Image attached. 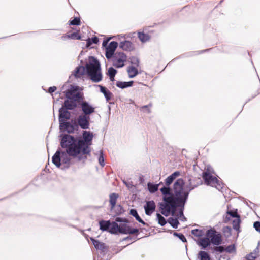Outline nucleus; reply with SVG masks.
<instances>
[{
  "mask_svg": "<svg viewBox=\"0 0 260 260\" xmlns=\"http://www.w3.org/2000/svg\"><path fill=\"white\" fill-rule=\"evenodd\" d=\"M119 47L123 50L129 51L132 50L134 48L132 43L129 41L121 42L119 44Z\"/></svg>",
  "mask_w": 260,
  "mask_h": 260,
  "instance_id": "nucleus-21",
  "label": "nucleus"
},
{
  "mask_svg": "<svg viewBox=\"0 0 260 260\" xmlns=\"http://www.w3.org/2000/svg\"><path fill=\"white\" fill-rule=\"evenodd\" d=\"M116 73V70L113 68V67H110L108 69V75L109 76H115Z\"/></svg>",
  "mask_w": 260,
  "mask_h": 260,
  "instance_id": "nucleus-44",
  "label": "nucleus"
},
{
  "mask_svg": "<svg viewBox=\"0 0 260 260\" xmlns=\"http://www.w3.org/2000/svg\"><path fill=\"white\" fill-rule=\"evenodd\" d=\"M168 222L174 229H177L179 224L177 216L175 218L170 217L168 219Z\"/></svg>",
  "mask_w": 260,
  "mask_h": 260,
  "instance_id": "nucleus-32",
  "label": "nucleus"
},
{
  "mask_svg": "<svg viewBox=\"0 0 260 260\" xmlns=\"http://www.w3.org/2000/svg\"><path fill=\"white\" fill-rule=\"evenodd\" d=\"M117 46L118 43L116 42L112 41L106 47L105 56L107 59H110L113 56Z\"/></svg>",
  "mask_w": 260,
  "mask_h": 260,
  "instance_id": "nucleus-10",
  "label": "nucleus"
},
{
  "mask_svg": "<svg viewBox=\"0 0 260 260\" xmlns=\"http://www.w3.org/2000/svg\"><path fill=\"white\" fill-rule=\"evenodd\" d=\"M82 159V157L81 156L78 157V160H81Z\"/></svg>",
  "mask_w": 260,
  "mask_h": 260,
  "instance_id": "nucleus-57",
  "label": "nucleus"
},
{
  "mask_svg": "<svg viewBox=\"0 0 260 260\" xmlns=\"http://www.w3.org/2000/svg\"><path fill=\"white\" fill-rule=\"evenodd\" d=\"M211 243L213 245L218 246L222 242L221 235L219 233H217L210 240Z\"/></svg>",
  "mask_w": 260,
  "mask_h": 260,
  "instance_id": "nucleus-24",
  "label": "nucleus"
},
{
  "mask_svg": "<svg viewBox=\"0 0 260 260\" xmlns=\"http://www.w3.org/2000/svg\"><path fill=\"white\" fill-rule=\"evenodd\" d=\"M202 177L207 185L216 187L218 190L223 188L222 184L208 170L203 172Z\"/></svg>",
  "mask_w": 260,
  "mask_h": 260,
  "instance_id": "nucleus-6",
  "label": "nucleus"
},
{
  "mask_svg": "<svg viewBox=\"0 0 260 260\" xmlns=\"http://www.w3.org/2000/svg\"><path fill=\"white\" fill-rule=\"evenodd\" d=\"M226 219H227V220H230V217H226Z\"/></svg>",
  "mask_w": 260,
  "mask_h": 260,
  "instance_id": "nucleus-58",
  "label": "nucleus"
},
{
  "mask_svg": "<svg viewBox=\"0 0 260 260\" xmlns=\"http://www.w3.org/2000/svg\"><path fill=\"white\" fill-rule=\"evenodd\" d=\"M180 172L175 171L171 175L169 176L165 180V186L162 187H170V185L173 182V181L175 180V179L180 175Z\"/></svg>",
  "mask_w": 260,
  "mask_h": 260,
  "instance_id": "nucleus-19",
  "label": "nucleus"
},
{
  "mask_svg": "<svg viewBox=\"0 0 260 260\" xmlns=\"http://www.w3.org/2000/svg\"><path fill=\"white\" fill-rule=\"evenodd\" d=\"M93 134L90 131H84L83 133V139H79L78 141H83V144L81 145V151L83 154H89L90 152V148L89 146L91 144L93 139Z\"/></svg>",
  "mask_w": 260,
  "mask_h": 260,
  "instance_id": "nucleus-5",
  "label": "nucleus"
},
{
  "mask_svg": "<svg viewBox=\"0 0 260 260\" xmlns=\"http://www.w3.org/2000/svg\"><path fill=\"white\" fill-rule=\"evenodd\" d=\"M68 109H65L62 107L59 110V123L64 122L65 120H69L70 118V113L68 111Z\"/></svg>",
  "mask_w": 260,
  "mask_h": 260,
  "instance_id": "nucleus-13",
  "label": "nucleus"
},
{
  "mask_svg": "<svg viewBox=\"0 0 260 260\" xmlns=\"http://www.w3.org/2000/svg\"><path fill=\"white\" fill-rule=\"evenodd\" d=\"M236 251V247L235 245H229L225 248V251L228 253H232Z\"/></svg>",
  "mask_w": 260,
  "mask_h": 260,
  "instance_id": "nucleus-42",
  "label": "nucleus"
},
{
  "mask_svg": "<svg viewBox=\"0 0 260 260\" xmlns=\"http://www.w3.org/2000/svg\"><path fill=\"white\" fill-rule=\"evenodd\" d=\"M206 50H202V52H204V51H206Z\"/></svg>",
  "mask_w": 260,
  "mask_h": 260,
  "instance_id": "nucleus-61",
  "label": "nucleus"
},
{
  "mask_svg": "<svg viewBox=\"0 0 260 260\" xmlns=\"http://www.w3.org/2000/svg\"><path fill=\"white\" fill-rule=\"evenodd\" d=\"M98 42L99 38L96 36L92 37L91 39L88 38L87 40L86 46L89 47L92 43L97 44Z\"/></svg>",
  "mask_w": 260,
  "mask_h": 260,
  "instance_id": "nucleus-38",
  "label": "nucleus"
},
{
  "mask_svg": "<svg viewBox=\"0 0 260 260\" xmlns=\"http://www.w3.org/2000/svg\"><path fill=\"white\" fill-rule=\"evenodd\" d=\"M70 155L67 153V151H61V159L63 167L61 169L68 168L70 166L71 158Z\"/></svg>",
  "mask_w": 260,
  "mask_h": 260,
  "instance_id": "nucleus-17",
  "label": "nucleus"
},
{
  "mask_svg": "<svg viewBox=\"0 0 260 260\" xmlns=\"http://www.w3.org/2000/svg\"><path fill=\"white\" fill-rule=\"evenodd\" d=\"M118 207L121 209L122 207L120 205H119Z\"/></svg>",
  "mask_w": 260,
  "mask_h": 260,
  "instance_id": "nucleus-59",
  "label": "nucleus"
},
{
  "mask_svg": "<svg viewBox=\"0 0 260 260\" xmlns=\"http://www.w3.org/2000/svg\"><path fill=\"white\" fill-rule=\"evenodd\" d=\"M217 233V232L214 229H209L207 230L206 232L207 237L211 239V238L213 237Z\"/></svg>",
  "mask_w": 260,
  "mask_h": 260,
  "instance_id": "nucleus-39",
  "label": "nucleus"
},
{
  "mask_svg": "<svg viewBox=\"0 0 260 260\" xmlns=\"http://www.w3.org/2000/svg\"><path fill=\"white\" fill-rule=\"evenodd\" d=\"M127 72L128 73L129 77L131 78H134L138 74V71L137 69L133 66L128 67L127 68Z\"/></svg>",
  "mask_w": 260,
  "mask_h": 260,
  "instance_id": "nucleus-28",
  "label": "nucleus"
},
{
  "mask_svg": "<svg viewBox=\"0 0 260 260\" xmlns=\"http://www.w3.org/2000/svg\"><path fill=\"white\" fill-rule=\"evenodd\" d=\"M227 213H228V214H229V215H230V216H231L232 217L238 218V217H240V215L238 214V213L236 211L234 212V211H232L230 210V211H228L227 212Z\"/></svg>",
  "mask_w": 260,
  "mask_h": 260,
  "instance_id": "nucleus-49",
  "label": "nucleus"
},
{
  "mask_svg": "<svg viewBox=\"0 0 260 260\" xmlns=\"http://www.w3.org/2000/svg\"><path fill=\"white\" fill-rule=\"evenodd\" d=\"M56 90V87L55 86L50 87L48 89V92L50 93L54 92Z\"/></svg>",
  "mask_w": 260,
  "mask_h": 260,
  "instance_id": "nucleus-51",
  "label": "nucleus"
},
{
  "mask_svg": "<svg viewBox=\"0 0 260 260\" xmlns=\"http://www.w3.org/2000/svg\"><path fill=\"white\" fill-rule=\"evenodd\" d=\"M256 253H250L247 255L246 260H255L257 256H256Z\"/></svg>",
  "mask_w": 260,
  "mask_h": 260,
  "instance_id": "nucleus-48",
  "label": "nucleus"
},
{
  "mask_svg": "<svg viewBox=\"0 0 260 260\" xmlns=\"http://www.w3.org/2000/svg\"><path fill=\"white\" fill-rule=\"evenodd\" d=\"M126 59V55L123 52H116L113 56V64L116 68H121L124 66Z\"/></svg>",
  "mask_w": 260,
  "mask_h": 260,
  "instance_id": "nucleus-7",
  "label": "nucleus"
},
{
  "mask_svg": "<svg viewBox=\"0 0 260 260\" xmlns=\"http://www.w3.org/2000/svg\"><path fill=\"white\" fill-rule=\"evenodd\" d=\"M253 226L256 231L260 232V222L255 221L253 224Z\"/></svg>",
  "mask_w": 260,
  "mask_h": 260,
  "instance_id": "nucleus-50",
  "label": "nucleus"
},
{
  "mask_svg": "<svg viewBox=\"0 0 260 260\" xmlns=\"http://www.w3.org/2000/svg\"><path fill=\"white\" fill-rule=\"evenodd\" d=\"M132 239V237L130 236H128L126 238H124L123 240H131Z\"/></svg>",
  "mask_w": 260,
  "mask_h": 260,
  "instance_id": "nucleus-54",
  "label": "nucleus"
},
{
  "mask_svg": "<svg viewBox=\"0 0 260 260\" xmlns=\"http://www.w3.org/2000/svg\"><path fill=\"white\" fill-rule=\"evenodd\" d=\"M118 232L124 234H134L138 233L139 230L138 229L131 228L126 225H123L119 226Z\"/></svg>",
  "mask_w": 260,
  "mask_h": 260,
  "instance_id": "nucleus-14",
  "label": "nucleus"
},
{
  "mask_svg": "<svg viewBox=\"0 0 260 260\" xmlns=\"http://www.w3.org/2000/svg\"><path fill=\"white\" fill-rule=\"evenodd\" d=\"M119 196L116 193H112L109 196V203L111 209H113L116 205V203Z\"/></svg>",
  "mask_w": 260,
  "mask_h": 260,
  "instance_id": "nucleus-23",
  "label": "nucleus"
},
{
  "mask_svg": "<svg viewBox=\"0 0 260 260\" xmlns=\"http://www.w3.org/2000/svg\"><path fill=\"white\" fill-rule=\"evenodd\" d=\"M168 197L163 196V202L160 203L159 208L160 209L161 213L164 216L167 217L170 215L172 216H177L178 219L181 221H185L186 220V217L184 216L183 210L184 206H182L178 204L177 202H175L174 207H171L170 205H173L174 203L171 201L170 203L166 205V200L165 198H167Z\"/></svg>",
  "mask_w": 260,
  "mask_h": 260,
  "instance_id": "nucleus-4",
  "label": "nucleus"
},
{
  "mask_svg": "<svg viewBox=\"0 0 260 260\" xmlns=\"http://www.w3.org/2000/svg\"><path fill=\"white\" fill-rule=\"evenodd\" d=\"M114 77L115 76H109V78L111 81H113L114 80Z\"/></svg>",
  "mask_w": 260,
  "mask_h": 260,
  "instance_id": "nucleus-55",
  "label": "nucleus"
},
{
  "mask_svg": "<svg viewBox=\"0 0 260 260\" xmlns=\"http://www.w3.org/2000/svg\"><path fill=\"white\" fill-rule=\"evenodd\" d=\"M145 214L150 216L155 211L156 206L154 201H149L146 202V205L144 206Z\"/></svg>",
  "mask_w": 260,
  "mask_h": 260,
  "instance_id": "nucleus-15",
  "label": "nucleus"
},
{
  "mask_svg": "<svg viewBox=\"0 0 260 260\" xmlns=\"http://www.w3.org/2000/svg\"><path fill=\"white\" fill-rule=\"evenodd\" d=\"M119 228V226L116 222H112L111 223V225L108 232L111 234H115L118 232Z\"/></svg>",
  "mask_w": 260,
  "mask_h": 260,
  "instance_id": "nucleus-31",
  "label": "nucleus"
},
{
  "mask_svg": "<svg viewBox=\"0 0 260 260\" xmlns=\"http://www.w3.org/2000/svg\"><path fill=\"white\" fill-rule=\"evenodd\" d=\"M116 221H117V222H121V219L119 217H117L116 218Z\"/></svg>",
  "mask_w": 260,
  "mask_h": 260,
  "instance_id": "nucleus-56",
  "label": "nucleus"
},
{
  "mask_svg": "<svg viewBox=\"0 0 260 260\" xmlns=\"http://www.w3.org/2000/svg\"><path fill=\"white\" fill-rule=\"evenodd\" d=\"M98 160H99V164L102 167H104L105 165L103 151L102 150L99 151V157Z\"/></svg>",
  "mask_w": 260,
  "mask_h": 260,
  "instance_id": "nucleus-40",
  "label": "nucleus"
},
{
  "mask_svg": "<svg viewBox=\"0 0 260 260\" xmlns=\"http://www.w3.org/2000/svg\"><path fill=\"white\" fill-rule=\"evenodd\" d=\"M138 38L142 42H146L148 41L150 39L149 35L147 34H145L144 32H138Z\"/></svg>",
  "mask_w": 260,
  "mask_h": 260,
  "instance_id": "nucleus-35",
  "label": "nucleus"
},
{
  "mask_svg": "<svg viewBox=\"0 0 260 260\" xmlns=\"http://www.w3.org/2000/svg\"><path fill=\"white\" fill-rule=\"evenodd\" d=\"M52 162L57 168H60L61 166V151L60 149H57L55 153L52 156Z\"/></svg>",
  "mask_w": 260,
  "mask_h": 260,
  "instance_id": "nucleus-18",
  "label": "nucleus"
},
{
  "mask_svg": "<svg viewBox=\"0 0 260 260\" xmlns=\"http://www.w3.org/2000/svg\"><path fill=\"white\" fill-rule=\"evenodd\" d=\"M156 217L158 222L161 226H164L166 224V219L160 214L157 213Z\"/></svg>",
  "mask_w": 260,
  "mask_h": 260,
  "instance_id": "nucleus-36",
  "label": "nucleus"
},
{
  "mask_svg": "<svg viewBox=\"0 0 260 260\" xmlns=\"http://www.w3.org/2000/svg\"><path fill=\"white\" fill-rule=\"evenodd\" d=\"M80 23V18L75 17L73 20L70 21V24L72 25H79Z\"/></svg>",
  "mask_w": 260,
  "mask_h": 260,
  "instance_id": "nucleus-45",
  "label": "nucleus"
},
{
  "mask_svg": "<svg viewBox=\"0 0 260 260\" xmlns=\"http://www.w3.org/2000/svg\"><path fill=\"white\" fill-rule=\"evenodd\" d=\"M191 234L196 237H201L203 235V231L198 229H194L191 231Z\"/></svg>",
  "mask_w": 260,
  "mask_h": 260,
  "instance_id": "nucleus-41",
  "label": "nucleus"
},
{
  "mask_svg": "<svg viewBox=\"0 0 260 260\" xmlns=\"http://www.w3.org/2000/svg\"><path fill=\"white\" fill-rule=\"evenodd\" d=\"M61 39L63 40H66L69 39L80 40L81 36H79L77 32H74L70 35H65L62 36Z\"/></svg>",
  "mask_w": 260,
  "mask_h": 260,
  "instance_id": "nucleus-29",
  "label": "nucleus"
},
{
  "mask_svg": "<svg viewBox=\"0 0 260 260\" xmlns=\"http://www.w3.org/2000/svg\"><path fill=\"white\" fill-rule=\"evenodd\" d=\"M95 86L99 87L100 88V91L104 95L107 102H108L112 96V93L108 90L105 87L101 85H95Z\"/></svg>",
  "mask_w": 260,
  "mask_h": 260,
  "instance_id": "nucleus-20",
  "label": "nucleus"
},
{
  "mask_svg": "<svg viewBox=\"0 0 260 260\" xmlns=\"http://www.w3.org/2000/svg\"><path fill=\"white\" fill-rule=\"evenodd\" d=\"M130 214L134 216L136 219L140 223H141L143 225H145L146 223L141 218V217L139 216L137 211L135 209H132L130 210Z\"/></svg>",
  "mask_w": 260,
  "mask_h": 260,
  "instance_id": "nucleus-30",
  "label": "nucleus"
},
{
  "mask_svg": "<svg viewBox=\"0 0 260 260\" xmlns=\"http://www.w3.org/2000/svg\"><path fill=\"white\" fill-rule=\"evenodd\" d=\"M173 235L176 236V237H177L182 242H186V239L185 236L182 233H177V232H174L173 233Z\"/></svg>",
  "mask_w": 260,
  "mask_h": 260,
  "instance_id": "nucleus-43",
  "label": "nucleus"
},
{
  "mask_svg": "<svg viewBox=\"0 0 260 260\" xmlns=\"http://www.w3.org/2000/svg\"><path fill=\"white\" fill-rule=\"evenodd\" d=\"M133 83V81H131L129 82L117 81L116 82V85L117 87L120 88L124 89L132 86Z\"/></svg>",
  "mask_w": 260,
  "mask_h": 260,
  "instance_id": "nucleus-27",
  "label": "nucleus"
},
{
  "mask_svg": "<svg viewBox=\"0 0 260 260\" xmlns=\"http://www.w3.org/2000/svg\"><path fill=\"white\" fill-rule=\"evenodd\" d=\"M226 229H229V230H230V228H229L228 226L226 227Z\"/></svg>",
  "mask_w": 260,
  "mask_h": 260,
  "instance_id": "nucleus-60",
  "label": "nucleus"
},
{
  "mask_svg": "<svg viewBox=\"0 0 260 260\" xmlns=\"http://www.w3.org/2000/svg\"><path fill=\"white\" fill-rule=\"evenodd\" d=\"M213 250L214 251L221 253L225 251V248L222 246H215L214 247Z\"/></svg>",
  "mask_w": 260,
  "mask_h": 260,
  "instance_id": "nucleus-47",
  "label": "nucleus"
},
{
  "mask_svg": "<svg viewBox=\"0 0 260 260\" xmlns=\"http://www.w3.org/2000/svg\"><path fill=\"white\" fill-rule=\"evenodd\" d=\"M85 71L93 82L99 83L102 81L103 75L101 65L95 57H90L89 62L86 65V67L83 66L77 67L75 70L74 75L77 78H80L84 74Z\"/></svg>",
  "mask_w": 260,
  "mask_h": 260,
  "instance_id": "nucleus-2",
  "label": "nucleus"
},
{
  "mask_svg": "<svg viewBox=\"0 0 260 260\" xmlns=\"http://www.w3.org/2000/svg\"><path fill=\"white\" fill-rule=\"evenodd\" d=\"M90 240L96 249L103 250L105 249L106 247L104 243L101 242L99 240H95L93 238H90Z\"/></svg>",
  "mask_w": 260,
  "mask_h": 260,
  "instance_id": "nucleus-25",
  "label": "nucleus"
},
{
  "mask_svg": "<svg viewBox=\"0 0 260 260\" xmlns=\"http://www.w3.org/2000/svg\"><path fill=\"white\" fill-rule=\"evenodd\" d=\"M210 243L211 241L210 239L207 237H204L200 239L198 242V245L201 246L203 249H205L207 247L210 245Z\"/></svg>",
  "mask_w": 260,
  "mask_h": 260,
  "instance_id": "nucleus-26",
  "label": "nucleus"
},
{
  "mask_svg": "<svg viewBox=\"0 0 260 260\" xmlns=\"http://www.w3.org/2000/svg\"><path fill=\"white\" fill-rule=\"evenodd\" d=\"M90 116L85 115H80L77 119L78 125L83 129H87L89 127Z\"/></svg>",
  "mask_w": 260,
  "mask_h": 260,
  "instance_id": "nucleus-8",
  "label": "nucleus"
},
{
  "mask_svg": "<svg viewBox=\"0 0 260 260\" xmlns=\"http://www.w3.org/2000/svg\"><path fill=\"white\" fill-rule=\"evenodd\" d=\"M65 95L67 99H75L76 100L82 99L80 93L77 92L76 89L73 86H71L70 89L66 91Z\"/></svg>",
  "mask_w": 260,
  "mask_h": 260,
  "instance_id": "nucleus-12",
  "label": "nucleus"
},
{
  "mask_svg": "<svg viewBox=\"0 0 260 260\" xmlns=\"http://www.w3.org/2000/svg\"><path fill=\"white\" fill-rule=\"evenodd\" d=\"M159 184H153L149 182L147 184L148 189L151 193H154L158 189Z\"/></svg>",
  "mask_w": 260,
  "mask_h": 260,
  "instance_id": "nucleus-33",
  "label": "nucleus"
},
{
  "mask_svg": "<svg viewBox=\"0 0 260 260\" xmlns=\"http://www.w3.org/2000/svg\"><path fill=\"white\" fill-rule=\"evenodd\" d=\"M198 257L200 260H210L209 255L204 251H200L198 253Z\"/></svg>",
  "mask_w": 260,
  "mask_h": 260,
  "instance_id": "nucleus-34",
  "label": "nucleus"
},
{
  "mask_svg": "<svg viewBox=\"0 0 260 260\" xmlns=\"http://www.w3.org/2000/svg\"><path fill=\"white\" fill-rule=\"evenodd\" d=\"M258 252H259V248H258V246H257L254 250L252 252V253H256V256H258Z\"/></svg>",
  "mask_w": 260,
  "mask_h": 260,
  "instance_id": "nucleus-52",
  "label": "nucleus"
},
{
  "mask_svg": "<svg viewBox=\"0 0 260 260\" xmlns=\"http://www.w3.org/2000/svg\"><path fill=\"white\" fill-rule=\"evenodd\" d=\"M100 229L102 231H109L111 225L110 220H102L99 221Z\"/></svg>",
  "mask_w": 260,
  "mask_h": 260,
  "instance_id": "nucleus-22",
  "label": "nucleus"
},
{
  "mask_svg": "<svg viewBox=\"0 0 260 260\" xmlns=\"http://www.w3.org/2000/svg\"><path fill=\"white\" fill-rule=\"evenodd\" d=\"M60 145L63 148H66L67 153L70 156L76 157L81 152V146L83 144L82 141H78L74 136L69 134H62L60 136Z\"/></svg>",
  "mask_w": 260,
  "mask_h": 260,
  "instance_id": "nucleus-3",
  "label": "nucleus"
},
{
  "mask_svg": "<svg viewBox=\"0 0 260 260\" xmlns=\"http://www.w3.org/2000/svg\"><path fill=\"white\" fill-rule=\"evenodd\" d=\"M187 181L186 182L185 188H183L184 182L183 179L179 178L177 179L173 185V192L170 187H165L160 188V191L163 196H168L166 200V205L172 202L174 204L170 205L172 208L174 207L175 202L178 204L184 206L186 202L189 192L196 187L201 184V180L200 178L194 177L192 176L188 175L186 177Z\"/></svg>",
  "mask_w": 260,
  "mask_h": 260,
  "instance_id": "nucleus-1",
  "label": "nucleus"
},
{
  "mask_svg": "<svg viewBox=\"0 0 260 260\" xmlns=\"http://www.w3.org/2000/svg\"><path fill=\"white\" fill-rule=\"evenodd\" d=\"M108 41L109 40H104L103 42V43H102V46L103 47H107V45L108 44Z\"/></svg>",
  "mask_w": 260,
  "mask_h": 260,
  "instance_id": "nucleus-53",
  "label": "nucleus"
},
{
  "mask_svg": "<svg viewBox=\"0 0 260 260\" xmlns=\"http://www.w3.org/2000/svg\"><path fill=\"white\" fill-rule=\"evenodd\" d=\"M131 62L132 64H133V65H134L135 66H137V67L139 66V60L138 59V58H137L136 57H132L131 58Z\"/></svg>",
  "mask_w": 260,
  "mask_h": 260,
  "instance_id": "nucleus-46",
  "label": "nucleus"
},
{
  "mask_svg": "<svg viewBox=\"0 0 260 260\" xmlns=\"http://www.w3.org/2000/svg\"><path fill=\"white\" fill-rule=\"evenodd\" d=\"M240 222V217L237 218L236 219L233 221V228L236 231H239Z\"/></svg>",
  "mask_w": 260,
  "mask_h": 260,
  "instance_id": "nucleus-37",
  "label": "nucleus"
},
{
  "mask_svg": "<svg viewBox=\"0 0 260 260\" xmlns=\"http://www.w3.org/2000/svg\"><path fill=\"white\" fill-rule=\"evenodd\" d=\"M80 106L83 115L89 116L94 112L95 108L86 101H82L80 103Z\"/></svg>",
  "mask_w": 260,
  "mask_h": 260,
  "instance_id": "nucleus-9",
  "label": "nucleus"
},
{
  "mask_svg": "<svg viewBox=\"0 0 260 260\" xmlns=\"http://www.w3.org/2000/svg\"><path fill=\"white\" fill-rule=\"evenodd\" d=\"M80 100H76L75 99H67L64 101L63 105L62 106L66 109L70 110H73L77 107V101H79Z\"/></svg>",
  "mask_w": 260,
  "mask_h": 260,
  "instance_id": "nucleus-16",
  "label": "nucleus"
},
{
  "mask_svg": "<svg viewBox=\"0 0 260 260\" xmlns=\"http://www.w3.org/2000/svg\"><path fill=\"white\" fill-rule=\"evenodd\" d=\"M77 125L71 124L69 122L64 121L59 123V128L61 131H67L68 133L74 132Z\"/></svg>",
  "mask_w": 260,
  "mask_h": 260,
  "instance_id": "nucleus-11",
  "label": "nucleus"
}]
</instances>
